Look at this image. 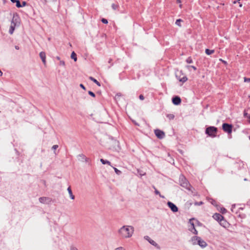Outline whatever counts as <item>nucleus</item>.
<instances>
[{
	"instance_id": "12",
	"label": "nucleus",
	"mask_w": 250,
	"mask_h": 250,
	"mask_svg": "<svg viewBox=\"0 0 250 250\" xmlns=\"http://www.w3.org/2000/svg\"><path fill=\"white\" fill-rule=\"evenodd\" d=\"M15 26H16V23L14 22V20L13 19V20L11 22V26H10L9 31V32L10 34H12L13 33L14 31L15 30Z\"/></svg>"
},
{
	"instance_id": "22",
	"label": "nucleus",
	"mask_w": 250,
	"mask_h": 250,
	"mask_svg": "<svg viewBox=\"0 0 250 250\" xmlns=\"http://www.w3.org/2000/svg\"><path fill=\"white\" fill-rule=\"evenodd\" d=\"M183 21L181 19H178L176 20V22H175V24L179 26H181V22Z\"/></svg>"
},
{
	"instance_id": "23",
	"label": "nucleus",
	"mask_w": 250,
	"mask_h": 250,
	"mask_svg": "<svg viewBox=\"0 0 250 250\" xmlns=\"http://www.w3.org/2000/svg\"><path fill=\"white\" fill-rule=\"evenodd\" d=\"M167 117L169 119V120H172L174 118V115L172 114H169L167 115Z\"/></svg>"
},
{
	"instance_id": "40",
	"label": "nucleus",
	"mask_w": 250,
	"mask_h": 250,
	"mask_svg": "<svg viewBox=\"0 0 250 250\" xmlns=\"http://www.w3.org/2000/svg\"><path fill=\"white\" fill-rule=\"evenodd\" d=\"M139 99L141 100H143L144 99V97L143 95H140L139 96Z\"/></svg>"
},
{
	"instance_id": "48",
	"label": "nucleus",
	"mask_w": 250,
	"mask_h": 250,
	"mask_svg": "<svg viewBox=\"0 0 250 250\" xmlns=\"http://www.w3.org/2000/svg\"><path fill=\"white\" fill-rule=\"evenodd\" d=\"M56 59H57L58 60H60V57H58H58H56Z\"/></svg>"
},
{
	"instance_id": "44",
	"label": "nucleus",
	"mask_w": 250,
	"mask_h": 250,
	"mask_svg": "<svg viewBox=\"0 0 250 250\" xmlns=\"http://www.w3.org/2000/svg\"><path fill=\"white\" fill-rule=\"evenodd\" d=\"M70 250H77V248L72 247L71 248Z\"/></svg>"
},
{
	"instance_id": "50",
	"label": "nucleus",
	"mask_w": 250,
	"mask_h": 250,
	"mask_svg": "<svg viewBox=\"0 0 250 250\" xmlns=\"http://www.w3.org/2000/svg\"><path fill=\"white\" fill-rule=\"evenodd\" d=\"M111 61V59H110L109 61V62L110 63Z\"/></svg>"
},
{
	"instance_id": "32",
	"label": "nucleus",
	"mask_w": 250,
	"mask_h": 250,
	"mask_svg": "<svg viewBox=\"0 0 250 250\" xmlns=\"http://www.w3.org/2000/svg\"><path fill=\"white\" fill-rule=\"evenodd\" d=\"M190 230L193 233L195 234H197V233H198V231H197V230L194 228V229H190Z\"/></svg>"
},
{
	"instance_id": "24",
	"label": "nucleus",
	"mask_w": 250,
	"mask_h": 250,
	"mask_svg": "<svg viewBox=\"0 0 250 250\" xmlns=\"http://www.w3.org/2000/svg\"><path fill=\"white\" fill-rule=\"evenodd\" d=\"M220 222V225L224 227H226V225L227 224V222H226V221H225L224 219H223V221H222V222Z\"/></svg>"
},
{
	"instance_id": "3",
	"label": "nucleus",
	"mask_w": 250,
	"mask_h": 250,
	"mask_svg": "<svg viewBox=\"0 0 250 250\" xmlns=\"http://www.w3.org/2000/svg\"><path fill=\"white\" fill-rule=\"evenodd\" d=\"M179 184L182 187L189 189L190 184L183 175H181L179 177Z\"/></svg>"
},
{
	"instance_id": "52",
	"label": "nucleus",
	"mask_w": 250,
	"mask_h": 250,
	"mask_svg": "<svg viewBox=\"0 0 250 250\" xmlns=\"http://www.w3.org/2000/svg\"><path fill=\"white\" fill-rule=\"evenodd\" d=\"M233 3H236V1H234L233 2Z\"/></svg>"
},
{
	"instance_id": "37",
	"label": "nucleus",
	"mask_w": 250,
	"mask_h": 250,
	"mask_svg": "<svg viewBox=\"0 0 250 250\" xmlns=\"http://www.w3.org/2000/svg\"><path fill=\"white\" fill-rule=\"evenodd\" d=\"M114 250H126L122 247H118V248L115 249Z\"/></svg>"
},
{
	"instance_id": "31",
	"label": "nucleus",
	"mask_w": 250,
	"mask_h": 250,
	"mask_svg": "<svg viewBox=\"0 0 250 250\" xmlns=\"http://www.w3.org/2000/svg\"><path fill=\"white\" fill-rule=\"evenodd\" d=\"M203 204V202H202V201H200V202H196L194 203V205L195 206H200V205H202Z\"/></svg>"
},
{
	"instance_id": "53",
	"label": "nucleus",
	"mask_w": 250,
	"mask_h": 250,
	"mask_svg": "<svg viewBox=\"0 0 250 250\" xmlns=\"http://www.w3.org/2000/svg\"><path fill=\"white\" fill-rule=\"evenodd\" d=\"M241 6H242V4H240V7H241Z\"/></svg>"
},
{
	"instance_id": "9",
	"label": "nucleus",
	"mask_w": 250,
	"mask_h": 250,
	"mask_svg": "<svg viewBox=\"0 0 250 250\" xmlns=\"http://www.w3.org/2000/svg\"><path fill=\"white\" fill-rule=\"evenodd\" d=\"M197 244L202 248H204L207 246V243L200 237L198 238Z\"/></svg>"
},
{
	"instance_id": "30",
	"label": "nucleus",
	"mask_w": 250,
	"mask_h": 250,
	"mask_svg": "<svg viewBox=\"0 0 250 250\" xmlns=\"http://www.w3.org/2000/svg\"><path fill=\"white\" fill-rule=\"evenodd\" d=\"M119 7V5L113 3L112 4V8L114 10H116Z\"/></svg>"
},
{
	"instance_id": "5",
	"label": "nucleus",
	"mask_w": 250,
	"mask_h": 250,
	"mask_svg": "<svg viewBox=\"0 0 250 250\" xmlns=\"http://www.w3.org/2000/svg\"><path fill=\"white\" fill-rule=\"evenodd\" d=\"M39 201L42 204H49L51 202L52 199L49 197H42L39 198Z\"/></svg>"
},
{
	"instance_id": "20",
	"label": "nucleus",
	"mask_w": 250,
	"mask_h": 250,
	"mask_svg": "<svg viewBox=\"0 0 250 250\" xmlns=\"http://www.w3.org/2000/svg\"><path fill=\"white\" fill-rule=\"evenodd\" d=\"M154 189L155 191H154V192L156 194V195H159V196L161 198H164V196L161 195V194H160V192L155 187V186H153L152 187Z\"/></svg>"
},
{
	"instance_id": "28",
	"label": "nucleus",
	"mask_w": 250,
	"mask_h": 250,
	"mask_svg": "<svg viewBox=\"0 0 250 250\" xmlns=\"http://www.w3.org/2000/svg\"><path fill=\"white\" fill-rule=\"evenodd\" d=\"M16 6L18 8H20L22 7L21 5V4L20 1L19 0H17L16 2Z\"/></svg>"
},
{
	"instance_id": "13",
	"label": "nucleus",
	"mask_w": 250,
	"mask_h": 250,
	"mask_svg": "<svg viewBox=\"0 0 250 250\" xmlns=\"http://www.w3.org/2000/svg\"><path fill=\"white\" fill-rule=\"evenodd\" d=\"M67 191L68 192V193L69 194V196H70V197L71 198V199L72 200H74L75 199V196L73 194V193H72V191L70 187H69L67 188Z\"/></svg>"
},
{
	"instance_id": "26",
	"label": "nucleus",
	"mask_w": 250,
	"mask_h": 250,
	"mask_svg": "<svg viewBox=\"0 0 250 250\" xmlns=\"http://www.w3.org/2000/svg\"><path fill=\"white\" fill-rule=\"evenodd\" d=\"M186 62L188 63H191L193 62L192 60L191 57H188L186 60Z\"/></svg>"
},
{
	"instance_id": "1",
	"label": "nucleus",
	"mask_w": 250,
	"mask_h": 250,
	"mask_svg": "<svg viewBox=\"0 0 250 250\" xmlns=\"http://www.w3.org/2000/svg\"><path fill=\"white\" fill-rule=\"evenodd\" d=\"M134 233V228L131 226H124L118 230L119 236L123 239L130 238Z\"/></svg>"
},
{
	"instance_id": "27",
	"label": "nucleus",
	"mask_w": 250,
	"mask_h": 250,
	"mask_svg": "<svg viewBox=\"0 0 250 250\" xmlns=\"http://www.w3.org/2000/svg\"><path fill=\"white\" fill-rule=\"evenodd\" d=\"M186 67L190 70V68H191V69H193L194 70H196L197 69L196 67L193 65H187Z\"/></svg>"
},
{
	"instance_id": "34",
	"label": "nucleus",
	"mask_w": 250,
	"mask_h": 250,
	"mask_svg": "<svg viewBox=\"0 0 250 250\" xmlns=\"http://www.w3.org/2000/svg\"><path fill=\"white\" fill-rule=\"evenodd\" d=\"M220 211L222 213H225L227 212V210L226 208H221V210H220Z\"/></svg>"
},
{
	"instance_id": "41",
	"label": "nucleus",
	"mask_w": 250,
	"mask_h": 250,
	"mask_svg": "<svg viewBox=\"0 0 250 250\" xmlns=\"http://www.w3.org/2000/svg\"><path fill=\"white\" fill-rule=\"evenodd\" d=\"M235 207V205H232V207H231V210L232 212H234L233 209H234Z\"/></svg>"
},
{
	"instance_id": "8",
	"label": "nucleus",
	"mask_w": 250,
	"mask_h": 250,
	"mask_svg": "<svg viewBox=\"0 0 250 250\" xmlns=\"http://www.w3.org/2000/svg\"><path fill=\"white\" fill-rule=\"evenodd\" d=\"M167 205L173 212L178 211V208L172 202H168Z\"/></svg>"
},
{
	"instance_id": "21",
	"label": "nucleus",
	"mask_w": 250,
	"mask_h": 250,
	"mask_svg": "<svg viewBox=\"0 0 250 250\" xmlns=\"http://www.w3.org/2000/svg\"><path fill=\"white\" fill-rule=\"evenodd\" d=\"M194 220V219H190L189 221V224L191 226V228H190L191 229H194V228H195V227H194V223H193V221Z\"/></svg>"
},
{
	"instance_id": "17",
	"label": "nucleus",
	"mask_w": 250,
	"mask_h": 250,
	"mask_svg": "<svg viewBox=\"0 0 250 250\" xmlns=\"http://www.w3.org/2000/svg\"><path fill=\"white\" fill-rule=\"evenodd\" d=\"M100 161L104 165L107 164V165H108L109 166H111V163L109 161H107V160H104L103 159H101Z\"/></svg>"
},
{
	"instance_id": "15",
	"label": "nucleus",
	"mask_w": 250,
	"mask_h": 250,
	"mask_svg": "<svg viewBox=\"0 0 250 250\" xmlns=\"http://www.w3.org/2000/svg\"><path fill=\"white\" fill-rule=\"evenodd\" d=\"M199 237H197V236H194V237H192L191 240L193 245L196 244V242H197Z\"/></svg>"
},
{
	"instance_id": "46",
	"label": "nucleus",
	"mask_w": 250,
	"mask_h": 250,
	"mask_svg": "<svg viewBox=\"0 0 250 250\" xmlns=\"http://www.w3.org/2000/svg\"><path fill=\"white\" fill-rule=\"evenodd\" d=\"M12 2H15L17 0H10Z\"/></svg>"
},
{
	"instance_id": "54",
	"label": "nucleus",
	"mask_w": 250,
	"mask_h": 250,
	"mask_svg": "<svg viewBox=\"0 0 250 250\" xmlns=\"http://www.w3.org/2000/svg\"><path fill=\"white\" fill-rule=\"evenodd\" d=\"M180 7H182V5H181V4H180Z\"/></svg>"
},
{
	"instance_id": "33",
	"label": "nucleus",
	"mask_w": 250,
	"mask_h": 250,
	"mask_svg": "<svg viewBox=\"0 0 250 250\" xmlns=\"http://www.w3.org/2000/svg\"><path fill=\"white\" fill-rule=\"evenodd\" d=\"M101 21L103 23H104V24H107L108 23V21L106 19H104V18H103L102 20H101Z\"/></svg>"
},
{
	"instance_id": "7",
	"label": "nucleus",
	"mask_w": 250,
	"mask_h": 250,
	"mask_svg": "<svg viewBox=\"0 0 250 250\" xmlns=\"http://www.w3.org/2000/svg\"><path fill=\"white\" fill-rule=\"evenodd\" d=\"M212 217L218 222H222L223 221L224 217L220 213H216L213 214Z\"/></svg>"
},
{
	"instance_id": "39",
	"label": "nucleus",
	"mask_w": 250,
	"mask_h": 250,
	"mask_svg": "<svg viewBox=\"0 0 250 250\" xmlns=\"http://www.w3.org/2000/svg\"><path fill=\"white\" fill-rule=\"evenodd\" d=\"M58 147V146L57 145H54L52 146V149L54 150L56 149Z\"/></svg>"
},
{
	"instance_id": "35",
	"label": "nucleus",
	"mask_w": 250,
	"mask_h": 250,
	"mask_svg": "<svg viewBox=\"0 0 250 250\" xmlns=\"http://www.w3.org/2000/svg\"><path fill=\"white\" fill-rule=\"evenodd\" d=\"M88 94L91 96L92 97H95V94L92 91H88Z\"/></svg>"
},
{
	"instance_id": "51",
	"label": "nucleus",
	"mask_w": 250,
	"mask_h": 250,
	"mask_svg": "<svg viewBox=\"0 0 250 250\" xmlns=\"http://www.w3.org/2000/svg\"><path fill=\"white\" fill-rule=\"evenodd\" d=\"M44 0L46 1V0ZM53 0L54 1H57V0Z\"/></svg>"
},
{
	"instance_id": "43",
	"label": "nucleus",
	"mask_w": 250,
	"mask_h": 250,
	"mask_svg": "<svg viewBox=\"0 0 250 250\" xmlns=\"http://www.w3.org/2000/svg\"><path fill=\"white\" fill-rule=\"evenodd\" d=\"M26 5V2L25 1H22L21 6H24Z\"/></svg>"
},
{
	"instance_id": "4",
	"label": "nucleus",
	"mask_w": 250,
	"mask_h": 250,
	"mask_svg": "<svg viewBox=\"0 0 250 250\" xmlns=\"http://www.w3.org/2000/svg\"><path fill=\"white\" fill-rule=\"evenodd\" d=\"M223 129L224 131L229 134H230L232 132V126L231 125H229L227 123H224L222 125Z\"/></svg>"
},
{
	"instance_id": "36",
	"label": "nucleus",
	"mask_w": 250,
	"mask_h": 250,
	"mask_svg": "<svg viewBox=\"0 0 250 250\" xmlns=\"http://www.w3.org/2000/svg\"><path fill=\"white\" fill-rule=\"evenodd\" d=\"M59 64L63 66H65V62L63 61H60Z\"/></svg>"
},
{
	"instance_id": "6",
	"label": "nucleus",
	"mask_w": 250,
	"mask_h": 250,
	"mask_svg": "<svg viewBox=\"0 0 250 250\" xmlns=\"http://www.w3.org/2000/svg\"><path fill=\"white\" fill-rule=\"evenodd\" d=\"M154 133L155 135L159 139H163L164 138L165 135V133L159 129H156L154 131Z\"/></svg>"
},
{
	"instance_id": "11",
	"label": "nucleus",
	"mask_w": 250,
	"mask_h": 250,
	"mask_svg": "<svg viewBox=\"0 0 250 250\" xmlns=\"http://www.w3.org/2000/svg\"><path fill=\"white\" fill-rule=\"evenodd\" d=\"M40 57L44 65L46 64V55L44 52H41L40 53Z\"/></svg>"
},
{
	"instance_id": "10",
	"label": "nucleus",
	"mask_w": 250,
	"mask_h": 250,
	"mask_svg": "<svg viewBox=\"0 0 250 250\" xmlns=\"http://www.w3.org/2000/svg\"><path fill=\"white\" fill-rule=\"evenodd\" d=\"M172 103L175 105H178L181 103V100L179 97L176 96L172 98Z\"/></svg>"
},
{
	"instance_id": "29",
	"label": "nucleus",
	"mask_w": 250,
	"mask_h": 250,
	"mask_svg": "<svg viewBox=\"0 0 250 250\" xmlns=\"http://www.w3.org/2000/svg\"><path fill=\"white\" fill-rule=\"evenodd\" d=\"M114 170L115 172V173L118 174L120 175L121 173V171L119 170H118L117 168L113 167Z\"/></svg>"
},
{
	"instance_id": "16",
	"label": "nucleus",
	"mask_w": 250,
	"mask_h": 250,
	"mask_svg": "<svg viewBox=\"0 0 250 250\" xmlns=\"http://www.w3.org/2000/svg\"><path fill=\"white\" fill-rule=\"evenodd\" d=\"M89 79L90 80H91L92 81H93L94 83H95L98 86H101L100 83L98 81H97V80H96L95 78H94L92 77H90Z\"/></svg>"
},
{
	"instance_id": "38",
	"label": "nucleus",
	"mask_w": 250,
	"mask_h": 250,
	"mask_svg": "<svg viewBox=\"0 0 250 250\" xmlns=\"http://www.w3.org/2000/svg\"><path fill=\"white\" fill-rule=\"evenodd\" d=\"M245 82H250V78H244Z\"/></svg>"
},
{
	"instance_id": "47",
	"label": "nucleus",
	"mask_w": 250,
	"mask_h": 250,
	"mask_svg": "<svg viewBox=\"0 0 250 250\" xmlns=\"http://www.w3.org/2000/svg\"><path fill=\"white\" fill-rule=\"evenodd\" d=\"M177 2L178 3H181V0H177Z\"/></svg>"
},
{
	"instance_id": "2",
	"label": "nucleus",
	"mask_w": 250,
	"mask_h": 250,
	"mask_svg": "<svg viewBox=\"0 0 250 250\" xmlns=\"http://www.w3.org/2000/svg\"><path fill=\"white\" fill-rule=\"evenodd\" d=\"M217 132V128L214 126H209L207 127L206 129V133L211 137H215Z\"/></svg>"
},
{
	"instance_id": "45",
	"label": "nucleus",
	"mask_w": 250,
	"mask_h": 250,
	"mask_svg": "<svg viewBox=\"0 0 250 250\" xmlns=\"http://www.w3.org/2000/svg\"><path fill=\"white\" fill-rule=\"evenodd\" d=\"M15 49H17V50H19V46L16 45V46H15Z\"/></svg>"
},
{
	"instance_id": "19",
	"label": "nucleus",
	"mask_w": 250,
	"mask_h": 250,
	"mask_svg": "<svg viewBox=\"0 0 250 250\" xmlns=\"http://www.w3.org/2000/svg\"><path fill=\"white\" fill-rule=\"evenodd\" d=\"M71 58L72 59H73L75 62L77 61V55L74 51L71 53Z\"/></svg>"
},
{
	"instance_id": "25",
	"label": "nucleus",
	"mask_w": 250,
	"mask_h": 250,
	"mask_svg": "<svg viewBox=\"0 0 250 250\" xmlns=\"http://www.w3.org/2000/svg\"><path fill=\"white\" fill-rule=\"evenodd\" d=\"M187 80L188 79L186 77H183L182 78L179 79V81L183 83L186 82L187 81Z\"/></svg>"
},
{
	"instance_id": "42",
	"label": "nucleus",
	"mask_w": 250,
	"mask_h": 250,
	"mask_svg": "<svg viewBox=\"0 0 250 250\" xmlns=\"http://www.w3.org/2000/svg\"><path fill=\"white\" fill-rule=\"evenodd\" d=\"M80 87H82L83 89L85 90V87L83 84H80Z\"/></svg>"
},
{
	"instance_id": "14",
	"label": "nucleus",
	"mask_w": 250,
	"mask_h": 250,
	"mask_svg": "<svg viewBox=\"0 0 250 250\" xmlns=\"http://www.w3.org/2000/svg\"><path fill=\"white\" fill-rule=\"evenodd\" d=\"M145 238L152 245L156 246L157 245L156 243L154 240L151 239L148 236H145Z\"/></svg>"
},
{
	"instance_id": "18",
	"label": "nucleus",
	"mask_w": 250,
	"mask_h": 250,
	"mask_svg": "<svg viewBox=\"0 0 250 250\" xmlns=\"http://www.w3.org/2000/svg\"><path fill=\"white\" fill-rule=\"evenodd\" d=\"M205 52L207 55H209L213 54L214 52V50H210L209 49H206L205 50Z\"/></svg>"
},
{
	"instance_id": "49",
	"label": "nucleus",
	"mask_w": 250,
	"mask_h": 250,
	"mask_svg": "<svg viewBox=\"0 0 250 250\" xmlns=\"http://www.w3.org/2000/svg\"><path fill=\"white\" fill-rule=\"evenodd\" d=\"M2 75V72H1V71L0 70V75L1 76Z\"/></svg>"
}]
</instances>
